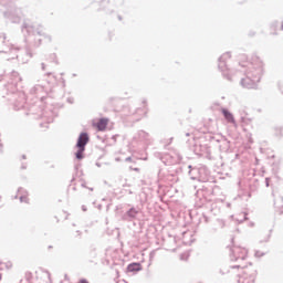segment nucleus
Wrapping results in <instances>:
<instances>
[{"label":"nucleus","instance_id":"1","mask_svg":"<svg viewBox=\"0 0 283 283\" xmlns=\"http://www.w3.org/2000/svg\"><path fill=\"white\" fill-rule=\"evenodd\" d=\"M237 72H244L245 77L241 78L240 84L245 90H255L264 76V61L260 56L253 55L247 65L239 64Z\"/></svg>","mask_w":283,"mask_h":283},{"label":"nucleus","instance_id":"2","mask_svg":"<svg viewBox=\"0 0 283 283\" xmlns=\"http://www.w3.org/2000/svg\"><path fill=\"white\" fill-rule=\"evenodd\" d=\"M22 32L27 34V56L29 59H32V48H39L43 40H45L48 43H52V36L45 34V32H43V27L39 24L24 23L22 27Z\"/></svg>","mask_w":283,"mask_h":283},{"label":"nucleus","instance_id":"3","mask_svg":"<svg viewBox=\"0 0 283 283\" xmlns=\"http://www.w3.org/2000/svg\"><path fill=\"white\" fill-rule=\"evenodd\" d=\"M238 269V283H255L258 277V270L253 265L244 266L242 264L231 265L230 271H235Z\"/></svg>","mask_w":283,"mask_h":283},{"label":"nucleus","instance_id":"4","mask_svg":"<svg viewBox=\"0 0 283 283\" xmlns=\"http://www.w3.org/2000/svg\"><path fill=\"white\" fill-rule=\"evenodd\" d=\"M231 59V52H226L219 57V64L218 69L222 73V75L228 78V81H231V76H233V70L229 69V65H227V61Z\"/></svg>","mask_w":283,"mask_h":283},{"label":"nucleus","instance_id":"5","mask_svg":"<svg viewBox=\"0 0 283 283\" xmlns=\"http://www.w3.org/2000/svg\"><path fill=\"white\" fill-rule=\"evenodd\" d=\"M48 82L35 84L33 87L30 88V96H34L40 101H44L45 96H48V92L52 90L51 86H46Z\"/></svg>","mask_w":283,"mask_h":283},{"label":"nucleus","instance_id":"6","mask_svg":"<svg viewBox=\"0 0 283 283\" xmlns=\"http://www.w3.org/2000/svg\"><path fill=\"white\" fill-rule=\"evenodd\" d=\"M249 255V250L247 248L232 245L230 248V260L232 262H244Z\"/></svg>","mask_w":283,"mask_h":283},{"label":"nucleus","instance_id":"7","mask_svg":"<svg viewBox=\"0 0 283 283\" xmlns=\"http://www.w3.org/2000/svg\"><path fill=\"white\" fill-rule=\"evenodd\" d=\"M88 143H90V135L87 133H81L76 143L77 151L75 156L77 160H83L84 158L83 154L85 153V147L87 146Z\"/></svg>","mask_w":283,"mask_h":283},{"label":"nucleus","instance_id":"8","mask_svg":"<svg viewBox=\"0 0 283 283\" xmlns=\"http://www.w3.org/2000/svg\"><path fill=\"white\" fill-rule=\"evenodd\" d=\"M0 41L2 42V50H0V54H17L19 52V48L14 46V44H11L10 42H6V34H0Z\"/></svg>","mask_w":283,"mask_h":283},{"label":"nucleus","instance_id":"9","mask_svg":"<svg viewBox=\"0 0 283 283\" xmlns=\"http://www.w3.org/2000/svg\"><path fill=\"white\" fill-rule=\"evenodd\" d=\"M135 143H140L142 145H151V135L145 130H139L134 136Z\"/></svg>","mask_w":283,"mask_h":283},{"label":"nucleus","instance_id":"10","mask_svg":"<svg viewBox=\"0 0 283 283\" xmlns=\"http://www.w3.org/2000/svg\"><path fill=\"white\" fill-rule=\"evenodd\" d=\"M4 17L10 19L11 23H19L21 21V9L13 7L10 11L4 12Z\"/></svg>","mask_w":283,"mask_h":283},{"label":"nucleus","instance_id":"11","mask_svg":"<svg viewBox=\"0 0 283 283\" xmlns=\"http://www.w3.org/2000/svg\"><path fill=\"white\" fill-rule=\"evenodd\" d=\"M138 213H139L138 209L130 208L122 216V220H125L126 222H134V220L138 218Z\"/></svg>","mask_w":283,"mask_h":283},{"label":"nucleus","instance_id":"12","mask_svg":"<svg viewBox=\"0 0 283 283\" xmlns=\"http://www.w3.org/2000/svg\"><path fill=\"white\" fill-rule=\"evenodd\" d=\"M15 96H18L19 99L14 102V109H23V107H25V93L18 92Z\"/></svg>","mask_w":283,"mask_h":283},{"label":"nucleus","instance_id":"13","mask_svg":"<svg viewBox=\"0 0 283 283\" xmlns=\"http://www.w3.org/2000/svg\"><path fill=\"white\" fill-rule=\"evenodd\" d=\"M42 116L45 118L46 123H54L56 114L52 111L44 109Z\"/></svg>","mask_w":283,"mask_h":283},{"label":"nucleus","instance_id":"14","mask_svg":"<svg viewBox=\"0 0 283 283\" xmlns=\"http://www.w3.org/2000/svg\"><path fill=\"white\" fill-rule=\"evenodd\" d=\"M221 112H222L226 120H228V123H232V125H235V117H233V114L231 112H229V109L222 108Z\"/></svg>","mask_w":283,"mask_h":283},{"label":"nucleus","instance_id":"15","mask_svg":"<svg viewBox=\"0 0 283 283\" xmlns=\"http://www.w3.org/2000/svg\"><path fill=\"white\" fill-rule=\"evenodd\" d=\"M143 266L140 265V263H130L127 266V271H129L130 273H134L135 271H142Z\"/></svg>","mask_w":283,"mask_h":283},{"label":"nucleus","instance_id":"16","mask_svg":"<svg viewBox=\"0 0 283 283\" xmlns=\"http://www.w3.org/2000/svg\"><path fill=\"white\" fill-rule=\"evenodd\" d=\"M106 128H107V119L106 118H101L97 123L98 132H105Z\"/></svg>","mask_w":283,"mask_h":283},{"label":"nucleus","instance_id":"17","mask_svg":"<svg viewBox=\"0 0 283 283\" xmlns=\"http://www.w3.org/2000/svg\"><path fill=\"white\" fill-rule=\"evenodd\" d=\"M18 193H24L20 196V202H28V196H25L27 193L25 189L19 188Z\"/></svg>","mask_w":283,"mask_h":283},{"label":"nucleus","instance_id":"18","mask_svg":"<svg viewBox=\"0 0 283 283\" xmlns=\"http://www.w3.org/2000/svg\"><path fill=\"white\" fill-rule=\"evenodd\" d=\"M214 224H216L217 229H224V227H226V222L222 219H217Z\"/></svg>","mask_w":283,"mask_h":283},{"label":"nucleus","instance_id":"19","mask_svg":"<svg viewBox=\"0 0 283 283\" xmlns=\"http://www.w3.org/2000/svg\"><path fill=\"white\" fill-rule=\"evenodd\" d=\"M272 28H274V30H277V28H280V30H283V21L281 23L279 21H274L272 23Z\"/></svg>","mask_w":283,"mask_h":283},{"label":"nucleus","instance_id":"20","mask_svg":"<svg viewBox=\"0 0 283 283\" xmlns=\"http://www.w3.org/2000/svg\"><path fill=\"white\" fill-rule=\"evenodd\" d=\"M202 172H205V168H201L199 170V174H200V178H201L202 182H207V180H209V179L207 177H202Z\"/></svg>","mask_w":283,"mask_h":283},{"label":"nucleus","instance_id":"21","mask_svg":"<svg viewBox=\"0 0 283 283\" xmlns=\"http://www.w3.org/2000/svg\"><path fill=\"white\" fill-rule=\"evenodd\" d=\"M241 218H237V222H244L247 220V213H241Z\"/></svg>","mask_w":283,"mask_h":283},{"label":"nucleus","instance_id":"22","mask_svg":"<svg viewBox=\"0 0 283 283\" xmlns=\"http://www.w3.org/2000/svg\"><path fill=\"white\" fill-rule=\"evenodd\" d=\"M254 255H255V258H263V255H265V253L260 250H256Z\"/></svg>","mask_w":283,"mask_h":283},{"label":"nucleus","instance_id":"23","mask_svg":"<svg viewBox=\"0 0 283 283\" xmlns=\"http://www.w3.org/2000/svg\"><path fill=\"white\" fill-rule=\"evenodd\" d=\"M66 101H67V103H70V105L74 104L73 97H69Z\"/></svg>","mask_w":283,"mask_h":283},{"label":"nucleus","instance_id":"24","mask_svg":"<svg viewBox=\"0 0 283 283\" xmlns=\"http://www.w3.org/2000/svg\"><path fill=\"white\" fill-rule=\"evenodd\" d=\"M276 136H282V128H276Z\"/></svg>","mask_w":283,"mask_h":283},{"label":"nucleus","instance_id":"25","mask_svg":"<svg viewBox=\"0 0 283 283\" xmlns=\"http://www.w3.org/2000/svg\"><path fill=\"white\" fill-rule=\"evenodd\" d=\"M220 273L221 275H224L226 273H231V270H228V271L220 270Z\"/></svg>","mask_w":283,"mask_h":283},{"label":"nucleus","instance_id":"26","mask_svg":"<svg viewBox=\"0 0 283 283\" xmlns=\"http://www.w3.org/2000/svg\"><path fill=\"white\" fill-rule=\"evenodd\" d=\"M41 69H42L43 72H45V63L41 64Z\"/></svg>","mask_w":283,"mask_h":283},{"label":"nucleus","instance_id":"27","mask_svg":"<svg viewBox=\"0 0 283 283\" xmlns=\"http://www.w3.org/2000/svg\"><path fill=\"white\" fill-rule=\"evenodd\" d=\"M125 163H132V157H127V158L125 159Z\"/></svg>","mask_w":283,"mask_h":283},{"label":"nucleus","instance_id":"28","mask_svg":"<svg viewBox=\"0 0 283 283\" xmlns=\"http://www.w3.org/2000/svg\"><path fill=\"white\" fill-rule=\"evenodd\" d=\"M80 283H90V282H87V280H85V279H82V280L80 281Z\"/></svg>","mask_w":283,"mask_h":283},{"label":"nucleus","instance_id":"29","mask_svg":"<svg viewBox=\"0 0 283 283\" xmlns=\"http://www.w3.org/2000/svg\"><path fill=\"white\" fill-rule=\"evenodd\" d=\"M46 277L50 280L51 279V274L50 272L46 271Z\"/></svg>","mask_w":283,"mask_h":283},{"label":"nucleus","instance_id":"30","mask_svg":"<svg viewBox=\"0 0 283 283\" xmlns=\"http://www.w3.org/2000/svg\"><path fill=\"white\" fill-rule=\"evenodd\" d=\"M21 169H28V166L22 165V166H21Z\"/></svg>","mask_w":283,"mask_h":283},{"label":"nucleus","instance_id":"31","mask_svg":"<svg viewBox=\"0 0 283 283\" xmlns=\"http://www.w3.org/2000/svg\"><path fill=\"white\" fill-rule=\"evenodd\" d=\"M83 211H87V208L85 206H82Z\"/></svg>","mask_w":283,"mask_h":283},{"label":"nucleus","instance_id":"32","mask_svg":"<svg viewBox=\"0 0 283 283\" xmlns=\"http://www.w3.org/2000/svg\"><path fill=\"white\" fill-rule=\"evenodd\" d=\"M1 149H3V145L0 143V151H1Z\"/></svg>","mask_w":283,"mask_h":283},{"label":"nucleus","instance_id":"33","mask_svg":"<svg viewBox=\"0 0 283 283\" xmlns=\"http://www.w3.org/2000/svg\"><path fill=\"white\" fill-rule=\"evenodd\" d=\"M266 180V187H269V179H265Z\"/></svg>","mask_w":283,"mask_h":283},{"label":"nucleus","instance_id":"34","mask_svg":"<svg viewBox=\"0 0 283 283\" xmlns=\"http://www.w3.org/2000/svg\"><path fill=\"white\" fill-rule=\"evenodd\" d=\"M52 75V73H46V76H51Z\"/></svg>","mask_w":283,"mask_h":283},{"label":"nucleus","instance_id":"35","mask_svg":"<svg viewBox=\"0 0 283 283\" xmlns=\"http://www.w3.org/2000/svg\"><path fill=\"white\" fill-rule=\"evenodd\" d=\"M134 171H139V169L138 168H134Z\"/></svg>","mask_w":283,"mask_h":283},{"label":"nucleus","instance_id":"36","mask_svg":"<svg viewBox=\"0 0 283 283\" xmlns=\"http://www.w3.org/2000/svg\"><path fill=\"white\" fill-rule=\"evenodd\" d=\"M281 213H283V206L281 207Z\"/></svg>","mask_w":283,"mask_h":283},{"label":"nucleus","instance_id":"37","mask_svg":"<svg viewBox=\"0 0 283 283\" xmlns=\"http://www.w3.org/2000/svg\"><path fill=\"white\" fill-rule=\"evenodd\" d=\"M23 160H25V155L22 156Z\"/></svg>","mask_w":283,"mask_h":283},{"label":"nucleus","instance_id":"38","mask_svg":"<svg viewBox=\"0 0 283 283\" xmlns=\"http://www.w3.org/2000/svg\"><path fill=\"white\" fill-rule=\"evenodd\" d=\"M280 200L283 202V197H281Z\"/></svg>","mask_w":283,"mask_h":283},{"label":"nucleus","instance_id":"39","mask_svg":"<svg viewBox=\"0 0 283 283\" xmlns=\"http://www.w3.org/2000/svg\"><path fill=\"white\" fill-rule=\"evenodd\" d=\"M123 187H127V184H125Z\"/></svg>","mask_w":283,"mask_h":283},{"label":"nucleus","instance_id":"40","mask_svg":"<svg viewBox=\"0 0 283 283\" xmlns=\"http://www.w3.org/2000/svg\"><path fill=\"white\" fill-rule=\"evenodd\" d=\"M82 187H85V184H82Z\"/></svg>","mask_w":283,"mask_h":283},{"label":"nucleus","instance_id":"41","mask_svg":"<svg viewBox=\"0 0 283 283\" xmlns=\"http://www.w3.org/2000/svg\"><path fill=\"white\" fill-rule=\"evenodd\" d=\"M14 198H15V199H18V198H19V196H15Z\"/></svg>","mask_w":283,"mask_h":283},{"label":"nucleus","instance_id":"42","mask_svg":"<svg viewBox=\"0 0 283 283\" xmlns=\"http://www.w3.org/2000/svg\"><path fill=\"white\" fill-rule=\"evenodd\" d=\"M118 19H119V21H120V19H123V18L118 17Z\"/></svg>","mask_w":283,"mask_h":283},{"label":"nucleus","instance_id":"43","mask_svg":"<svg viewBox=\"0 0 283 283\" xmlns=\"http://www.w3.org/2000/svg\"><path fill=\"white\" fill-rule=\"evenodd\" d=\"M242 123H244V118H242Z\"/></svg>","mask_w":283,"mask_h":283},{"label":"nucleus","instance_id":"44","mask_svg":"<svg viewBox=\"0 0 283 283\" xmlns=\"http://www.w3.org/2000/svg\"><path fill=\"white\" fill-rule=\"evenodd\" d=\"M186 136H189V133H187Z\"/></svg>","mask_w":283,"mask_h":283},{"label":"nucleus","instance_id":"45","mask_svg":"<svg viewBox=\"0 0 283 283\" xmlns=\"http://www.w3.org/2000/svg\"><path fill=\"white\" fill-rule=\"evenodd\" d=\"M17 56V59H19V55H15Z\"/></svg>","mask_w":283,"mask_h":283}]
</instances>
